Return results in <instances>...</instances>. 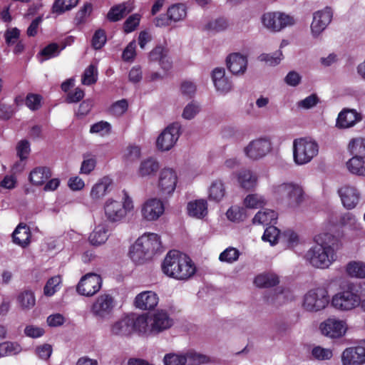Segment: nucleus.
Here are the masks:
<instances>
[{
	"label": "nucleus",
	"instance_id": "7ed1b4c3",
	"mask_svg": "<svg viewBox=\"0 0 365 365\" xmlns=\"http://www.w3.org/2000/svg\"><path fill=\"white\" fill-rule=\"evenodd\" d=\"M161 250L160 236L155 233H145L138 237L130 247L129 256L135 264H143L160 252Z\"/></svg>",
	"mask_w": 365,
	"mask_h": 365
},
{
	"label": "nucleus",
	"instance_id": "4d7b16f0",
	"mask_svg": "<svg viewBox=\"0 0 365 365\" xmlns=\"http://www.w3.org/2000/svg\"><path fill=\"white\" fill-rule=\"evenodd\" d=\"M282 53L281 51H277L272 54L262 53L259 56L261 61H264L269 66H276L279 64L282 60Z\"/></svg>",
	"mask_w": 365,
	"mask_h": 365
},
{
	"label": "nucleus",
	"instance_id": "4468645a",
	"mask_svg": "<svg viewBox=\"0 0 365 365\" xmlns=\"http://www.w3.org/2000/svg\"><path fill=\"white\" fill-rule=\"evenodd\" d=\"M271 142L269 139L261 138L252 140L245 147V153L247 157L257 160L265 156L271 150Z\"/></svg>",
	"mask_w": 365,
	"mask_h": 365
},
{
	"label": "nucleus",
	"instance_id": "3c124183",
	"mask_svg": "<svg viewBox=\"0 0 365 365\" xmlns=\"http://www.w3.org/2000/svg\"><path fill=\"white\" fill-rule=\"evenodd\" d=\"M111 132L110 124L104 120H101L93 124L90 128L91 133L100 134L101 136L110 134Z\"/></svg>",
	"mask_w": 365,
	"mask_h": 365
},
{
	"label": "nucleus",
	"instance_id": "e433bc0d",
	"mask_svg": "<svg viewBox=\"0 0 365 365\" xmlns=\"http://www.w3.org/2000/svg\"><path fill=\"white\" fill-rule=\"evenodd\" d=\"M225 195V188L221 180L214 181L209 189V199L215 202H220Z\"/></svg>",
	"mask_w": 365,
	"mask_h": 365
},
{
	"label": "nucleus",
	"instance_id": "4be33fe9",
	"mask_svg": "<svg viewBox=\"0 0 365 365\" xmlns=\"http://www.w3.org/2000/svg\"><path fill=\"white\" fill-rule=\"evenodd\" d=\"M344 365H361L365 363V347L358 346L346 349L341 356Z\"/></svg>",
	"mask_w": 365,
	"mask_h": 365
},
{
	"label": "nucleus",
	"instance_id": "473e14b6",
	"mask_svg": "<svg viewBox=\"0 0 365 365\" xmlns=\"http://www.w3.org/2000/svg\"><path fill=\"white\" fill-rule=\"evenodd\" d=\"M51 176V170L46 167L34 168L29 174L30 182L35 185H43Z\"/></svg>",
	"mask_w": 365,
	"mask_h": 365
},
{
	"label": "nucleus",
	"instance_id": "b1692460",
	"mask_svg": "<svg viewBox=\"0 0 365 365\" xmlns=\"http://www.w3.org/2000/svg\"><path fill=\"white\" fill-rule=\"evenodd\" d=\"M361 120V114L356 110L344 108L339 113L336 125L339 128H349Z\"/></svg>",
	"mask_w": 365,
	"mask_h": 365
},
{
	"label": "nucleus",
	"instance_id": "bb28decb",
	"mask_svg": "<svg viewBox=\"0 0 365 365\" xmlns=\"http://www.w3.org/2000/svg\"><path fill=\"white\" fill-rule=\"evenodd\" d=\"M31 237L30 227L24 223H19L12 233L14 243L23 248L26 247L30 244Z\"/></svg>",
	"mask_w": 365,
	"mask_h": 365
},
{
	"label": "nucleus",
	"instance_id": "774afa93",
	"mask_svg": "<svg viewBox=\"0 0 365 365\" xmlns=\"http://www.w3.org/2000/svg\"><path fill=\"white\" fill-rule=\"evenodd\" d=\"M136 43L135 41L130 42L123 51L122 58L125 61H132L135 56Z\"/></svg>",
	"mask_w": 365,
	"mask_h": 365
},
{
	"label": "nucleus",
	"instance_id": "052dcab7",
	"mask_svg": "<svg viewBox=\"0 0 365 365\" xmlns=\"http://www.w3.org/2000/svg\"><path fill=\"white\" fill-rule=\"evenodd\" d=\"M42 97L41 95L29 93L25 99L26 106L32 110H37L41 107Z\"/></svg>",
	"mask_w": 365,
	"mask_h": 365
},
{
	"label": "nucleus",
	"instance_id": "1a4fd4ad",
	"mask_svg": "<svg viewBox=\"0 0 365 365\" xmlns=\"http://www.w3.org/2000/svg\"><path fill=\"white\" fill-rule=\"evenodd\" d=\"M329 301L327 291L324 288L309 290L304 297L303 307L309 312H317L326 307Z\"/></svg>",
	"mask_w": 365,
	"mask_h": 365
},
{
	"label": "nucleus",
	"instance_id": "09e8293b",
	"mask_svg": "<svg viewBox=\"0 0 365 365\" xmlns=\"http://www.w3.org/2000/svg\"><path fill=\"white\" fill-rule=\"evenodd\" d=\"M107 36L106 31L103 29H97L91 39V46L95 50L101 49L106 44Z\"/></svg>",
	"mask_w": 365,
	"mask_h": 365
},
{
	"label": "nucleus",
	"instance_id": "f03ea898",
	"mask_svg": "<svg viewBox=\"0 0 365 365\" xmlns=\"http://www.w3.org/2000/svg\"><path fill=\"white\" fill-rule=\"evenodd\" d=\"M163 272L178 280H186L193 276L196 267L191 259L177 250H170L161 264Z\"/></svg>",
	"mask_w": 365,
	"mask_h": 365
},
{
	"label": "nucleus",
	"instance_id": "f8f14e48",
	"mask_svg": "<svg viewBox=\"0 0 365 365\" xmlns=\"http://www.w3.org/2000/svg\"><path fill=\"white\" fill-rule=\"evenodd\" d=\"M102 278L99 274L88 273L84 275L77 285V292L83 296L91 297L101 288Z\"/></svg>",
	"mask_w": 365,
	"mask_h": 365
},
{
	"label": "nucleus",
	"instance_id": "412c9836",
	"mask_svg": "<svg viewBox=\"0 0 365 365\" xmlns=\"http://www.w3.org/2000/svg\"><path fill=\"white\" fill-rule=\"evenodd\" d=\"M322 333L330 338H339L346 332V324L335 319H328L320 324Z\"/></svg>",
	"mask_w": 365,
	"mask_h": 365
},
{
	"label": "nucleus",
	"instance_id": "13d9d810",
	"mask_svg": "<svg viewBox=\"0 0 365 365\" xmlns=\"http://www.w3.org/2000/svg\"><path fill=\"white\" fill-rule=\"evenodd\" d=\"M92 9L93 6L91 3H85L76 14L74 19L76 24L80 25L83 24L86 21V17L91 13Z\"/></svg>",
	"mask_w": 365,
	"mask_h": 365
},
{
	"label": "nucleus",
	"instance_id": "a19ab883",
	"mask_svg": "<svg viewBox=\"0 0 365 365\" xmlns=\"http://www.w3.org/2000/svg\"><path fill=\"white\" fill-rule=\"evenodd\" d=\"M226 215L230 221L239 222L247 218V210L242 207L232 206L227 210Z\"/></svg>",
	"mask_w": 365,
	"mask_h": 365
},
{
	"label": "nucleus",
	"instance_id": "79ce46f5",
	"mask_svg": "<svg viewBox=\"0 0 365 365\" xmlns=\"http://www.w3.org/2000/svg\"><path fill=\"white\" fill-rule=\"evenodd\" d=\"M266 204L265 198L258 194H249L244 199V205L246 208L257 209Z\"/></svg>",
	"mask_w": 365,
	"mask_h": 365
},
{
	"label": "nucleus",
	"instance_id": "c03bdc74",
	"mask_svg": "<svg viewBox=\"0 0 365 365\" xmlns=\"http://www.w3.org/2000/svg\"><path fill=\"white\" fill-rule=\"evenodd\" d=\"M98 71L96 67L91 64L84 71L81 82L83 85L91 86L94 84L98 79Z\"/></svg>",
	"mask_w": 365,
	"mask_h": 365
},
{
	"label": "nucleus",
	"instance_id": "423d86ee",
	"mask_svg": "<svg viewBox=\"0 0 365 365\" xmlns=\"http://www.w3.org/2000/svg\"><path fill=\"white\" fill-rule=\"evenodd\" d=\"M318 153V143L310 138H297L293 142V158L297 165L309 163Z\"/></svg>",
	"mask_w": 365,
	"mask_h": 365
},
{
	"label": "nucleus",
	"instance_id": "e2e57ef3",
	"mask_svg": "<svg viewBox=\"0 0 365 365\" xmlns=\"http://www.w3.org/2000/svg\"><path fill=\"white\" fill-rule=\"evenodd\" d=\"M15 110L11 105L0 102V120H10L14 115Z\"/></svg>",
	"mask_w": 365,
	"mask_h": 365
},
{
	"label": "nucleus",
	"instance_id": "0eeeda50",
	"mask_svg": "<svg viewBox=\"0 0 365 365\" xmlns=\"http://www.w3.org/2000/svg\"><path fill=\"white\" fill-rule=\"evenodd\" d=\"M276 197L290 207H297L304 199L302 187L294 182H284L274 187Z\"/></svg>",
	"mask_w": 365,
	"mask_h": 365
},
{
	"label": "nucleus",
	"instance_id": "864d4df0",
	"mask_svg": "<svg viewBox=\"0 0 365 365\" xmlns=\"http://www.w3.org/2000/svg\"><path fill=\"white\" fill-rule=\"evenodd\" d=\"M239 256L240 252L238 250L234 247H228L220 255L219 259L221 262L232 263L238 259Z\"/></svg>",
	"mask_w": 365,
	"mask_h": 365
},
{
	"label": "nucleus",
	"instance_id": "4c0bfd02",
	"mask_svg": "<svg viewBox=\"0 0 365 365\" xmlns=\"http://www.w3.org/2000/svg\"><path fill=\"white\" fill-rule=\"evenodd\" d=\"M348 170L353 174L365 176V162L364 158L352 157L346 163Z\"/></svg>",
	"mask_w": 365,
	"mask_h": 365
},
{
	"label": "nucleus",
	"instance_id": "5fc2aeb1",
	"mask_svg": "<svg viewBox=\"0 0 365 365\" xmlns=\"http://www.w3.org/2000/svg\"><path fill=\"white\" fill-rule=\"evenodd\" d=\"M109 183L101 181L95 184L91 191V197L94 200L103 197L107 192Z\"/></svg>",
	"mask_w": 365,
	"mask_h": 365
},
{
	"label": "nucleus",
	"instance_id": "69168bd1",
	"mask_svg": "<svg viewBox=\"0 0 365 365\" xmlns=\"http://www.w3.org/2000/svg\"><path fill=\"white\" fill-rule=\"evenodd\" d=\"M319 102V99L317 94L313 93L307 96L304 99L298 102L299 107L304 109H310L315 106Z\"/></svg>",
	"mask_w": 365,
	"mask_h": 365
},
{
	"label": "nucleus",
	"instance_id": "7c9ffc66",
	"mask_svg": "<svg viewBox=\"0 0 365 365\" xmlns=\"http://www.w3.org/2000/svg\"><path fill=\"white\" fill-rule=\"evenodd\" d=\"M131 11L132 9L129 8V4L124 2L112 6L108 11L106 18L110 22H116L121 20Z\"/></svg>",
	"mask_w": 365,
	"mask_h": 365
},
{
	"label": "nucleus",
	"instance_id": "2f4dec72",
	"mask_svg": "<svg viewBox=\"0 0 365 365\" xmlns=\"http://www.w3.org/2000/svg\"><path fill=\"white\" fill-rule=\"evenodd\" d=\"M237 181L242 188L250 190L256 187L257 178L250 170H243L238 173Z\"/></svg>",
	"mask_w": 365,
	"mask_h": 365
},
{
	"label": "nucleus",
	"instance_id": "37998d69",
	"mask_svg": "<svg viewBox=\"0 0 365 365\" xmlns=\"http://www.w3.org/2000/svg\"><path fill=\"white\" fill-rule=\"evenodd\" d=\"M18 302L23 309H31L36 303L34 293L30 290L21 292L17 298Z\"/></svg>",
	"mask_w": 365,
	"mask_h": 365
},
{
	"label": "nucleus",
	"instance_id": "f704fd0d",
	"mask_svg": "<svg viewBox=\"0 0 365 365\" xmlns=\"http://www.w3.org/2000/svg\"><path fill=\"white\" fill-rule=\"evenodd\" d=\"M108 237V229L103 225H98L90 234L88 239L91 245L98 246L105 243Z\"/></svg>",
	"mask_w": 365,
	"mask_h": 365
},
{
	"label": "nucleus",
	"instance_id": "a211bd4d",
	"mask_svg": "<svg viewBox=\"0 0 365 365\" xmlns=\"http://www.w3.org/2000/svg\"><path fill=\"white\" fill-rule=\"evenodd\" d=\"M104 212L106 220L110 222H120L126 216L121 202L113 199H108L105 202Z\"/></svg>",
	"mask_w": 365,
	"mask_h": 365
},
{
	"label": "nucleus",
	"instance_id": "cd10ccee",
	"mask_svg": "<svg viewBox=\"0 0 365 365\" xmlns=\"http://www.w3.org/2000/svg\"><path fill=\"white\" fill-rule=\"evenodd\" d=\"M151 61H158L161 68L168 71L172 68V61L168 56V50L162 46H155L149 53Z\"/></svg>",
	"mask_w": 365,
	"mask_h": 365
},
{
	"label": "nucleus",
	"instance_id": "f3484780",
	"mask_svg": "<svg viewBox=\"0 0 365 365\" xmlns=\"http://www.w3.org/2000/svg\"><path fill=\"white\" fill-rule=\"evenodd\" d=\"M187 359L193 361L196 364H200L207 362V358L206 356L190 352L187 356L178 355L175 354H168L164 357L165 365H185Z\"/></svg>",
	"mask_w": 365,
	"mask_h": 365
},
{
	"label": "nucleus",
	"instance_id": "8fccbe9b",
	"mask_svg": "<svg viewBox=\"0 0 365 365\" xmlns=\"http://www.w3.org/2000/svg\"><path fill=\"white\" fill-rule=\"evenodd\" d=\"M141 16L139 14H134L128 16L123 26L124 33L130 34L134 31L140 24Z\"/></svg>",
	"mask_w": 365,
	"mask_h": 365
},
{
	"label": "nucleus",
	"instance_id": "603ef678",
	"mask_svg": "<svg viewBox=\"0 0 365 365\" xmlns=\"http://www.w3.org/2000/svg\"><path fill=\"white\" fill-rule=\"evenodd\" d=\"M61 282L60 276H54L50 278L43 289L44 294L46 296H52L59 289L58 287Z\"/></svg>",
	"mask_w": 365,
	"mask_h": 365
},
{
	"label": "nucleus",
	"instance_id": "2eb2a0df",
	"mask_svg": "<svg viewBox=\"0 0 365 365\" xmlns=\"http://www.w3.org/2000/svg\"><path fill=\"white\" fill-rule=\"evenodd\" d=\"M113 307V298L110 294H105L97 298L92 305L91 312L96 317L105 319L111 314Z\"/></svg>",
	"mask_w": 365,
	"mask_h": 365
},
{
	"label": "nucleus",
	"instance_id": "39448f33",
	"mask_svg": "<svg viewBox=\"0 0 365 365\" xmlns=\"http://www.w3.org/2000/svg\"><path fill=\"white\" fill-rule=\"evenodd\" d=\"M360 303L359 287L354 283L347 284L346 288L334 294L331 299V305L341 311L351 310Z\"/></svg>",
	"mask_w": 365,
	"mask_h": 365
},
{
	"label": "nucleus",
	"instance_id": "9b49d317",
	"mask_svg": "<svg viewBox=\"0 0 365 365\" xmlns=\"http://www.w3.org/2000/svg\"><path fill=\"white\" fill-rule=\"evenodd\" d=\"M180 125L174 123L168 125L158 136L156 145L159 150H169L171 149L180 137Z\"/></svg>",
	"mask_w": 365,
	"mask_h": 365
},
{
	"label": "nucleus",
	"instance_id": "a18cd8bd",
	"mask_svg": "<svg viewBox=\"0 0 365 365\" xmlns=\"http://www.w3.org/2000/svg\"><path fill=\"white\" fill-rule=\"evenodd\" d=\"M347 273L351 277L365 278V264L359 262H351L347 264Z\"/></svg>",
	"mask_w": 365,
	"mask_h": 365
},
{
	"label": "nucleus",
	"instance_id": "393cba45",
	"mask_svg": "<svg viewBox=\"0 0 365 365\" xmlns=\"http://www.w3.org/2000/svg\"><path fill=\"white\" fill-rule=\"evenodd\" d=\"M157 294L152 291H145L138 294L135 299V305L143 310H152L158 304Z\"/></svg>",
	"mask_w": 365,
	"mask_h": 365
},
{
	"label": "nucleus",
	"instance_id": "9d476101",
	"mask_svg": "<svg viewBox=\"0 0 365 365\" xmlns=\"http://www.w3.org/2000/svg\"><path fill=\"white\" fill-rule=\"evenodd\" d=\"M173 320L167 312L160 310L155 312L150 319L145 335H156L172 327Z\"/></svg>",
	"mask_w": 365,
	"mask_h": 365
},
{
	"label": "nucleus",
	"instance_id": "338daca9",
	"mask_svg": "<svg viewBox=\"0 0 365 365\" xmlns=\"http://www.w3.org/2000/svg\"><path fill=\"white\" fill-rule=\"evenodd\" d=\"M312 356L319 360L329 359L332 356V352L328 349H324L321 346H316L312 351Z\"/></svg>",
	"mask_w": 365,
	"mask_h": 365
},
{
	"label": "nucleus",
	"instance_id": "aec40b11",
	"mask_svg": "<svg viewBox=\"0 0 365 365\" xmlns=\"http://www.w3.org/2000/svg\"><path fill=\"white\" fill-rule=\"evenodd\" d=\"M331 19L332 11L329 7H326L322 11L315 12L311 24V30L313 35L317 36L322 32L331 22Z\"/></svg>",
	"mask_w": 365,
	"mask_h": 365
},
{
	"label": "nucleus",
	"instance_id": "bf43d9fd",
	"mask_svg": "<svg viewBox=\"0 0 365 365\" xmlns=\"http://www.w3.org/2000/svg\"><path fill=\"white\" fill-rule=\"evenodd\" d=\"M228 26L227 21L224 18H218L214 21H211L205 26V29L219 32L224 31Z\"/></svg>",
	"mask_w": 365,
	"mask_h": 365
},
{
	"label": "nucleus",
	"instance_id": "c85d7f7f",
	"mask_svg": "<svg viewBox=\"0 0 365 365\" xmlns=\"http://www.w3.org/2000/svg\"><path fill=\"white\" fill-rule=\"evenodd\" d=\"M278 214L269 209L259 210L252 219V223L256 225H272L277 223Z\"/></svg>",
	"mask_w": 365,
	"mask_h": 365
},
{
	"label": "nucleus",
	"instance_id": "72a5a7b5",
	"mask_svg": "<svg viewBox=\"0 0 365 365\" xmlns=\"http://www.w3.org/2000/svg\"><path fill=\"white\" fill-rule=\"evenodd\" d=\"M254 283L260 288H269L277 286L279 283V279L275 274L265 273L257 275Z\"/></svg>",
	"mask_w": 365,
	"mask_h": 365
},
{
	"label": "nucleus",
	"instance_id": "ea45409f",
	"mask_svg": "<svg viewBox=\"0 0 365 365\" xmlns=\"http://www.w3.org/2000/svg\"><path fill=\"white\" fill-rule=\"evenodd\" d=\"M349 150L353 157L365 158V139H353L349 144Z\"/></svg>",
	"mask_w": 365,
	"mask_h": 365
},
{
	"label": "nucleus",
	"instance_id": "c756f323",
	"mask_svg": "<svg viewBox=\"0 0 365 365\" xmlns=\"http://www.w3.org/2000/svg\"><path fill=\"white\" fill-rule=\"evenodd\" d=\"M187 212L190 216L202 219L207 214V201L202 199L191 201L187 204Z\"/></svg>",
	"mask_w": 365,
	"mask_h": 365
},
{
	"label": "nucleus",
	"instance_id": "c9c22d12",
	"mask_svg": "<svg viewBox=\"0 0 365 365\" xmlns=\"http://www.w3.org/2000/svg\"><path fill=\"white\" fill-rule=\"evenodd\" d=\"M78 1L79 0H55L51 7V11L57 15L63 14L76 7Z\"/></svg>",
	"mask_w": 365,
	"mask_h": 365
},
{
	"label": "nucleus",
	"instance_id": "6ab92c4d",
	"mask_svg": "<svg viewBox=\"0 0 365 365\" xmlns=\"http://www.w3.org/2000/svg\"><path fill=\"white\" fill-rule=\"evenodd\" d=\"M164 205L161 200L153 198L147 200L143 205L141 213L143 217L148 221L158 220L164 212Z\"/></svg>",
	"mask_w": 365,
	"mask_h": 365
},
{
	"label": "nucleus",
	"instance_id": "de8ad7c7",
	"mask_svg": "<svg viewBox=\"0 0 365 365\" xmlns=\"http://www.w3.org/2000/svg\"><path fill=\"white\" fill-rule=\"evenodd\" d=\"M280 230L273 225L267 227L264 230L262 240L264 242H269L270 245H274L277 243Z\"/></svg>",
	"mask_w": 365,
	"mask_h": 365
},
{
	"label": "nucleus",
	"instance_id": "58836bf2",
	"mask_svg": "<svg viewBox=\"0 0 365 365\" xmlns=\"http://www.w3.org/2000/svg\"><path fill=\"white\" fill-rule=\"evenodd\" d=\"M158 169V163L153 158H148L140 163L139 168V174L143 177L150 175L155 173Z\"/></svg>",
	"mask_w": 365,
	"mask_h": 365
},
{
	"label": "nucleus",
	"instance_id": "680f3d73",
	"mask_svg": "<svg viewBox=\"0 0 365 365\" xmlns=\"http://www.w3.org/2000/svg\"><path fill=\"white\" fill-rule=\"evenodd\" d=\"M59 46L56 43H51L45 46L39 52V55L45 57V59H49L58 55Z\"/></svg>",
	"mask_w": 365,
	"mask_h": 365
},
{
	"label": "nucleus",
	"instance_id": "49530a36",
	"mask_svg": "<svg viewBox=\"0 0 365 365\" xmlns=\"http://www.w3.org/2000/svg\"><path fill=\"white\" fill-rule=\"evenodd\" d=\"M128 108V102L126 99H121L113 103L108 109L109 113L115 117H120L126 113Z\"/></svg>",
	"mask_w": 365,
	"mask_h": 365
},
{
	"label": "nucleus",
	"instance_id": "ddd939ff",
	"mask_svg": "<svg viewBox=\"0 0 365 365\" xmlns=\"http://www.w3.org/2000/svg\"><path fill=\"white\" fill-rule=\"evenodd\" d=\"M262 21L265 27L274 31H279L294 24L292 17L280 12L266 13L262 16Z\"/></svg>",
	"mask_w": 365,
	"mask_h": 365
},
{
	"label": "nucleus",
	"instance_id": "5701e85b",
	"mask_svg": "<svg viewBox=\"0 0 365 365\" xmlns=\"http://www.w3.org/2000/svg\"><path fill=\"white\" fill-rule=\"evenodd\" d=\"M343 205L350 210L358 204L360 194L355 187L344 185L338 190Z\"/></svg>",
	"mask_w": 365,
	"mask_h": 365
},
{
	"label": "nucleus",
	"instance_id": "f257e3e1",
	"mask_svg": "<svg viewBox=\"0 0 365 365\" xmlns=\"http://www.w3.org/2000/svg\"><path fill=\"white\" fill-rule=\"evenodd\" d=\"M314 240L316 245L306 253L307 260L317 268L329 267L336 259V252L342 247L341 240L327 232L316 235Z\"/></svg>",
	"mask_w": 365,
	"mask_h": 365
},
{
	"label": "nucleus",
	"instance_id": "20e7f679",
	"mask_svg": "<svg viewBox=\"0 0 365 365\" xmlns=\"http://www.w3.org/2000/svg\"><path fill=\"white\" fill-rule=\"evenodd\" d=\"M148 326V321L145 315L130 314L115 322L110 327V332L114 336L121 337L130 336L133 332L144 335L147 333Z\"/></svg>",
	"mask_w": 365,
	"mask_h": 365
},
{
	"label": "nucleus",
	"instance_id": "a878e982",
	"mask_svg": "<svg viewBox=\"0 0 365 365\" xmlns=\"http://www.w3.org/2000/svg\"><path fill=\"white\" fill-rule=\"evenodd\" d=\"M226 61L228 70L233 74L243 73L247 68V58L240 53L230 54Z\"/></svg>",
	"mask_w": 365,
	"mask_h": 365
},
{
	"label": "nucleus",
	"instance_id": "6e6d98bb",
	"mask_svg": "<svg viewBox=\"0 0 365 365\" xmlns=\"http://www.w3.org/2000/svg\"><path fill=\"white\" fill-rule=\"evenodd\" d=\"M20 346L16 343L6 341L0 344V357L12 355L20 351Z\"/></svg>",
	"mask_w": 365,
	"mask_h": 365
},
{
	"label": "nucleus",
	"instance_id": "6e6552de",
	"mask_svg": "<svg viewBox=\"0 0 365 365\" xmlns=\"http://www.w3.org/2000/svg\"><path fill=\"white\" fill-rule=\"evenodd\" d=\"M187 16V7L184 4L177 3L170 6L166 14L155 17L154 24L157 27L170 26L173 23L184 20Z\"/></svg>",
	"mask_w": 365,
	"mask_h": 365
},
{
	"label": "nucleus",
	"instance_id": "dca6fc26",
	"mask_svg": "<svg viewBox=\"0 0 365 365\" xmlns=\"http://www.w3.org/2000/svg\"><path fill=\"white\" fill-rule=\"evenodd\" d=\"M178 175L172 168H163L160 170L158 179V187L163 194H172L177 185Z\"/></svg>",
	"mask_w": 365,
	"mask_h": 365
},
{
	"label": "nucleus",
	"instance_id": "0e129e2a",
	"mask_svg": "<svg viewBox=\"0 0 365 365\" xmlns=\"http://www.w3.org/2000/svg\"><path fill=\"white\" fill-rule=\"evenodd\" d=\"M30 150V144L28 140H22L19 142L16 146V151L17 155L21 160H24L28 158Z\"/></svg>",
	"mask_w": 365,
	"mask_h": 365
}]
</instances>
